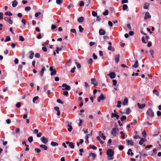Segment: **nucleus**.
Listing matches in <instances>:
<instances>
[{
    "mask_svg": "<svg viewBox=\"0 0 161 161\" xmlns=\"http://www.w3.org/2000/svg\"><path fill=\"white\" fill-rule=\"evenodd\" d=\"M89 134L86 135V141H85V142L86 144H88L89 143V141L88 140V139L89 138Z\"/></svg>",
    "mask_w": 161,
    "mask_h": 161,
    "instance_id": "nucleus-34",
    "label": "nucleus"
},
{
    "mask_svg": "<svg viewBox=\"0 0 161 161\" xmlns=\"http://www.w3.org/2000/svg\"><path fill=\"white\" fill-rule=\"evenodd\" d=\"M51 145L53 147H55L58 145V144L57 142H52L51 143Z\"/></svg>",
    "mask_w": 161,
    "mask_h": 161,
    "instance_id": "nucleus-20",
    "label": "nucleus"
},
{
    "mask_svg": "<svg viewBox=\"0 0 161 161\" xmlns=\"http://www.w3.org/2000/svg\"><path fill=\"white\" fill-rule=\"evenodd\" d=\"M128 102V99L126 98H125L124 99V101L123 102L122 104L124 105H125L127 104Z\"/></svg>",
    "mask_w": 161,
    "mask_h": 161,
    "instance_id": "nucleus-18",
    "label": "nucleus"
},
{
    "mask_svg": "<svg viewBox=\"0 0 161 161\" xmlns=\"http://www.w3.org/2000/svg\"><path fill=\"white\" fill-rule=\"evenodd\" d=\"M84 18L83 17L81 16L78 19L77 21L79 22H82L84 20Z\"/></svg>",
    "mask_w": 161,
    "mask_h": 161,
    "instance_id": "nucleus-15",
    "label": "nucleus"
},
{
    "mask_svg": "<svg viewBox=\"0 0 161 161\" xmlns=\"http://www.w3.org/2000/svg\"><path fill=\"white\" fill-rule=\"evenodd\" d=\"M119 54L117 55L115 57V61L117 63H118L119 61Z\"/></svg>",
    "mask_w": 161,
    "mask_h": 161,
    "instance_id": "nucleus-19",
    "label": "nucleus"
},
{
    "mask_svg": "<svg viewBox=\"0 0 161 161\" xmlns=\"http://www.w3.org/2000/svg\"><path fill=\"white\" fill-rule=\"evenodd\" d=\"M35 56L36 58H39L40 57V55L39 53H37L35 54Z\"/></svg>",
    "mask_w": 161,
    "mask_h": 161,
    "instance_id": "nucleus-52",
    "label": "nucleus"
},
{
    "mask_svg": "<svg viewBox=\"0 0 161 161\" xmlns=\"http://www.w3.org/2000/svg\"><path fill=\"white\" fill-rule=\"evenodd\" d=\"M63 95L66 96H68L69 95V93L67 91H64L63 92Z\"/></svg>",
    "mask_w": 161,
    "mask_h": 161,
    "instance_id": "nucleus-53",
    "label": "nucleus"
},
{
    "mask_svg": "<svg viewBox=\"0 0 161 161\" xmlns=\"http://www.w3.org/2000/svg\"><path fill=\"white\" fill-rule=\"evenodd\" d=\"M75 64H76V67L78 69H80L81 68V65L80 63L75 62Z\"/></svg>",
    "mask_w": 161,
    "mask_h": 161,
    "instance_id": "nucleus-26",
    "label": "nucleus"
},
{
    "mask_svg": "<svg viewBox=\"0 0 161 161\" xmlns=\"http://www.w3.org/2000/svg\"><path fill=\"white\" fill-rule=\"evenodd\" d=\"M138 66V62L137 60L136 61L135 64L132 65V67L137 68Z\"/></svg>",
    "mask_w": 161,
    "mask_h": 161,
    "instance_id": "nucleus-28",
    "label": "nucleus"
},
{
    "mask_svg": "<svg viewBox=\"0 0 161 161\" xmlns=\"http://www.w3.org/2000/svg\"><path fill=\"white\" fill-rule=\"evenodd\" d=\"M68 126L69 127L68 129V131L69 132L71 131L73 129L72 126L68 124Z\"/></svg>",
    "mask_w": 161,
    "mask_h": 161,
    "instance_id": "nucleus-24",
    "label": "nucleus"
},
{
    "mask_svg": "<svg viewBox=\"0 0 161 161\" xmlns=\"http://www.w3.org/2000/svg\"><path fill=\"white\" fill-rule=\"evenodd\" d=\"M79 121H80V122H79V124H78V126H81V125H82V123L83 122V121L82 119H80L79 120Z\"/></svg>",
    "mask_w": 161,
    "mask_h": 161,
    "instance_id": "nucleus-61",
    "label": "nucleus"
},
{
    "mask_svg": "<svg viewBox=\"0 0 161 161\" xmlns=\"http://www.w3.org/2000/svg\"><path fill=\"white\" fill-rule=\"evenodd\" d=\"M79 31L80 33H82L84 30V28H83L81 25H80L78 26Z\"/></svg>",
    "mask_w": 161,
    "mask_h": 161,
    "instance_id": "nucleus-25",
    "label": "nucleus"
},
{
    "mask_svg": "<svg viewBox=\"0 0 161 161\" xmlns=\"http://www.w3.org/2000/svg\"><path fill=\"white\" fill-rule=\"evenodd\" d=\"M90 156H92L93 158V159H95L96 157H97V155L94 153H90L89 156L88 157V158H89Z\"/></svg>",
    "mask_w": 161,
    "mask_h": 161,
    "instance_id": "nucleus-17",
    "label": "nucleus"
},
{
    "mask_svg": "<svg viewBox=\"0 0 161 161\" xmlns=\"http://www.w3.org/2000/svg\"><path fill=\"white\" fill-rule=\"evenodd\" d=\"M88 62L89 64H91L92 63V58H90L88 60Z\"/></svg>",
    "mask_w": 161,
    "mask_h": 161,
    "instance_id": "nucleus-62",
    "label": "nucleus"
},
{
    "mask_svg": "<svg viewBox=\"0 0 161 161\" xmlns=\"http://www.w3.org/2000/svg\"><path fill=\"white\" fill-rule=\"evenodd\" d=\"M108 75L109 76L110 78L112 79L114 78L116 76L115 73L113 72H112L110 73Z\"/></svg>",
    "mask_w": 161,
    "mask_h": 161,
    "instance_id": "nucleus-8",
    "label": "nucleus"
},
{
    "mask_svg": "<svg viewBox=\"0 0 161 161\" xmlns=\"http://www.w3.org/2000/svg\"><path fill=\"white\" fill-rule=\"evenodd\" d=\"M42 49L44 52H47V49L46 47H42Z\"/></svg>",
    "mask_w": 161,
    "mask_h": 161,
    "instance_id": "nucleus-56",
    "label": "nucleus"
},
{
    "mask_svg": "<svg viewBox=\"0 0 161 161\" xmlns=\"http://www.w3.org/2000/svg\"><path fill=\"white\" fill-rule=\"evenodd\" d=\"M26 21L25 19H23L21 20V22L24 25H25L26 24Z\"/></svg>",
    "mask_w": 161,
    "mask_h": 161,
    "instance_id": "nucleus-63",
    "label": "nucleus"
},
{
    "mask_svg": "<svg viewBox=\"0 0 161 161\" xmlns=\"http://www.w3.org/2000/svg\"><path fill=\"white\" fill-rule=\"evenodd\" d=\"M17 4L18 2L16 0H14L12 2V5L13 7H16Z\"/></svg>",
    "mask_w": 161,
    "mask_h": 161,
    "instance_id": "nucleus-16",
    "label": "nucleus"
},
{
    "mask_svg": "<svg viewBox=\"0 0 161 161\" xmlns=\"http://www.w3.org/2000/svg\"><path fill=\"white\" fill-rule=\"evenodd\" d=\"M11 19V17H9V19L8 21V22L10 24L12 25L13 24V21Z\"/></svg>",
    "mask_w": 161,
    "mask_h": 161,
    "instance_id": "nucleus-44",
    "label": "nucleus"
},
{
    "mask_svg": "<svg viewBox=\"0 0 161 161\" xmlns=\"http://www.w3.org/2000/svg\"><path fill=\"white\" fill-rule=\"evenodd\" d=\"M128 8V6L126 4H124L122 7V9L123 10H125Z\"/></svg>",
    "mask_w": 161,
    "mask_h": 161,
    "instance_id": "nucleus-31",
    "label": "nucleus"
},
{
    "mask_svg": "<svg viewBox=\"0 0 161 161\" xmlns=\"http://www.w3.org/2000/svg\"><path fill=\"white\" fill-rule=\"evenodd\" d=\"M57 74V71H52L51 73V76L56 75Z\"/></svg>",
    "mask_w": 161,
    "mask_h": 161,
    "instance_id": "nucleus-50",
    "label": "nucleus"
},
{
    "mask_svg": "<svg viewBox=\"0 0 161 161\" xmlns=\"http://www.w3.org/2000/svg\"><path fill=\"white\" fill-rule=\"evenodd\" d=\"M92 15L93 16H97V13L94 11H93L92 12Z\"/></svg>",
    "mask_w": 161,
    "mask_h": 161,
    "instance_id": "nucleus-46",
    "label": "nucleus"
},
{
    "mask_svg": "<svg viewBox=\"0 0 161 161\" xmlns=\"http://www.w3.org/2000/svg\"><path fill=\"white\" fill-rule=\"evenodd\" d=\"M65 87L66 90L69 91L71 89L70 86L69 85H68L65 83L63 84L62 86H59V87Z\"/></svg>",
    "mask_w": 161,
    "mask_h": 161,
    "instance_id": "nucleus-3",
    "label": "nucleus"
},
{
    "mask_svg": "<svg viewBox=\"0 0 161 161\" xmlns=\"http://www.w3.org/2000/svg\"><path fill=\"white\" fill-rule=\"evenodd\" d=\"M84 5V3L82 1H81L80 3H79V6L80 7H82Z\"/></svg>",
    "mask_w": 161,
    "mask_h": 161,
    "instance_id": "nucleus-58",
    "label": "nucleus"
},
{
    "mask_svg": "<svg viewBox=\"0 0 161 161\" xmlns=\"http://www.w3.org/2000/svg\"><path fill=\"white\" fill-rule=\"evenodd\" d=\"M1 141L3 142V144L4 146H5L7 144V141L4 142V140L3 139H2V138H1Z\"/></svg>",
    "mask_w": 161,
    "mask_h": 161,
    "instance_id": "nucleus-45",
    "label": "nucleus"
},
{
    "mask_svg": "<svg viewBox=\"0 0 161 161\" xmlns=\"http://www.w3.org/2000/svg\"><path fill=\"white\" fill-rule=\"evenodd\" d=\"M5 14L6 15H8L9 16H11L13 14L12 13H11L10 11H7L5 13Z\"/></svg>",
    "mask_w": 161,
    "mask_h": 161,
    "instance_id": "nucleus-33",
    "label": "nucleus"
},
{
    "mask_svg": "<svg viewBox=\"0 0 161 161\" xmlns=\"http://www.w3.org/2000/svg\"><path fill=\"white\" fill-rule=\"evenodd\" d=\"M147 141V139L145 138H141L140 141L139 142V143L140 145H142L143 143Z\"/></svg>",
    "mask_w": 161,
    "mask_h": 161,
    "instance_id": "nucleus-14",
    "label": "nucleus"
},
{
    "mask_svg": "<svg viewBox=\"0 0 161 161\" xmlns=\"http://www.w3.org/2000/svg\"><path fill=\"white\" fill-rule=\"evenodd\" d=\"M70 31L71 32L75 34H76V32L75 29H72L70 30Z\"/></svg>",
    "mask_w": 161,
    "mask_h": 161,
    "instance_id": "nucleus-41",
    "label": "nucleus"
},
{
    "mask_svg": "<svg viewBox=\"0 0 161 161\" xmlns=\"http://www.w3.org/2000/svg\"><path fill=\"white\" fill-rule=\"evenodd\" d=\"M151 18V15L148 12H147L145 14L144 17V19L146 20L147 19H150Z\"/></svg>",
    "mask_w": 161,
    "mask_h": 161,
    "instance_id": "nucleus-5",
    "label": "nucleus"
},
{
    "mask_svg": "<svg viewBox=\"0 0 161 161\" xmlns=\"http://www.w3.org/2000/svg\"><path fill=\"white\" fill-rule=\"evenodd\" d=\"M108 24L110 27H112L113 25V23L110 21H108Z\"/></svg>",
    "mask_w": 161,
    "mask_h": 161,
    "instance_id": "nucleus-64",
    "label": "nucleus"
},
{
    "mask_svg": "<svg viewBox=\"0 0 161 161\" xmlns=\"http://www.w3.org/2000/svg\"><path fill=\"white\" fill-rule=\"evenodd\" d=\"M118 114H114V113H112L111 114V117H115Z\"/></svg>",
    "mask_w": 161,
    "mask_h": 161,
    "instance_id": "nucleus-55",
    "label": "nucleus"
},
{
    "mask_svg": "<svg viewBox=\"0 0 161 161\" xmlns=\"http://www.w3.org/2000/svg\"><path fill=\"white\" fill-rule=\"evenodd\" d=\"M40 147L45 150H47L48 149L47 146L45 145L41 144L40 146Z\"/></svg>",
    "mask_w": 161,
    "mask_h": 161,
    "instance_id": "nucleus-13",
    "label": "nucleus"
},
{
    "mask_svg": "<svg viewBox=\"0 0 161 161\" xmlns=\"http://www.w3.org/2000/svg\"><path fill=\"white\" fill-rule=\"evenodd\" d=\"M130 112V108H127L126 109V112L125 113L127 114H129Z\"/></svg>",
    "mask_w": 161,
    "mask_h": 161,
    "instance_id": "nucleus-37",
    "label": "nucleus"
},
{
    "mask_svg": "<svg viewBox=\"0 0 161 161\" xmlns=\"http://www.w3.org/2000/svg\"><path fill=\"white\" fill-rule=\"evenodd\" d=\"M112 82H113V85L114 86H115L116 85L117 82L116 80H112Z\"/></svg>",
    "mask_w": 161,
    "mask_h": 161,
    "instance_id": "nucleus-60",
    "label": "nucleus"
},
{
    "mask_svg": "<svg viewBox=\"0 0 161 161\" xmlns=\"http://www.w3.org/2000/svg\"><path fill=\"white\" fill-rule=\"evenodd\" d=\"M147 133L145 130L142 132V136L144 137H146Z\"/></svg>",
    "mask_w": 161,
    "mask_h": 161,
    "instance_id": "nucleus-42",
    "label": "nucleus"
},
{
    "mask_svg": "<svg viewBox=\"0 0 161 161\" xmlns=\"http://www.w3.org/2000/svg\"><path fill=\"white\" fill-rule=\"evenodd\" d=\"M108 50H109L112 51L113 52H114L115 51V49L112 46H109L108 48Z\"/></svg>",
    "mask_w": 161,
    "mask_h": 161,
    "instance_id": "nucleus-21",
    "label": "nucleus"
},
{
    "mask_svg": "<svg viewBox=\"0 0 161 161\" xmlns=\"http://www.w3.org/2000/svg\"><path fill=\"white\" fill-rule=\"evenodd\" d=\"M31 9V7L29 6L26 7L25 8V10L26 11H29Z\"/></svg>",
    "mask_w": 161,
    "mask_h": 161,
    "instance_id": "nucleus-40",
    "label": "nucleus"
},
{
    "mask_svg": "<svg viewBox=\"0 0 161 161\" xmlns=\"http://www.w3.org/2000/svg\"><path fill=\"white\" fill-rule=\"evenodd\" d=\"M63 0H56V3L58 5H60L63 2Z\"/></svg>",
    "mask_w": 161,
    "mask_h": 161,
    "instance_id": "nucleus-32",
    "label": "nucleus"
},
{
    "mask_svg": "<svg viewBox=\"0 0 161 161\" xmlns=\"http://www.w3.org/2000/svg\"><path fill=\"white\" fill-rule=\"evenodd\" d=\"M126 141L128 145L133 146L134 145V143L131 140H130L128 139H127L126 140Z\"/></svg>",
    "mask_w": 161,
    "mask_h": 161,
    "instance_id": "nucleus-10",
    "label": "nucleus"
},
{
    "mask_svg": "<svg viewBox=\"0 0 161 161\" xmlns=\"http://www.w3.org/2000/svg\"><path fill=\"white\" fill-rule=\"evenodd\" d=\"M41 14V13L40 12L36 13L35 14V17H37L39 15H40Z\"/></svg>",
    "mask_w": 161,
    "mask_h": 161,
    "instance_id": "nucleus-47",
    "label": "nucleus"
},
{
    "mask_svg": "<svg viewBox=\"0 0 161 161\" xmlns=\"http://www.w3.org/2000/svg\"><path fill=\"white\" fill-rule=\"evenodd\" d=\"M108 14V11L107 10H105L104 12H103V14L104 16L107 15Z\"/></svg>",
    "mask_w": 161,
    "mask_h": 161,
    "instance_id": "nucleus-35",
    "label": "nucleus"
},
{
    "mask_svg": "<svg viewBox=\"0 0 161 161\" xmlns=\"http://www.w3.org/2000/svg\"><path fill=\"white\" fill-rule=\"evenodd\" d=\"M28 142L30 143H31L33 141V137L32 136H30L28 139Z\"/></svg>",
    "mask_w": 161,
    "mask_h": 161,
    "instance_id": "nucleus-23",
    "label": "nucleus"
},
{
    "mask_svg": "<svg viewBox=\"0 0 161 161\" xmlns=\"http://www.w3.org/2000/svg\"><path fill=\"white\" fill-rule=\"evenodd\" d=\"M30 55L29 56V58L31 59H32L33 58V55L34 54V53L32 51H31L30 52Z\"/></svg>",
    "mask_w": 161,
    "mask_h": 161,
    "instance_id": "nucleus-29",
    "label": "nucleus"
},
{
    "mask_svg": "<svg viewBox=\"0 0 161 161\" xmlns=\"http://www.w3.org/2000/svg\"><path fill=\"white\" fill-rule=\"evenodd\" d=\"M19 38V40L20 41H24L25 40V38L22 36H20Z\"/></svg>",
    "mask_w": 161,
    "mask_h": 161,
    "instance_id": "nucleus-49",
    "label": "nucleus"
},
{
    "mask_svg": "<svg viewBox=\"0 0 161 161\" xmlns=\"http://www.w3.org/2000/svg\"><path fill=\"white\" fill-rule=\"evenodd\" d=\"M99 33L100 35H104L105 34L106 32L103 29H101L99 30Z\"/></svg>",
    "mask_w": 161,
    "mask_h": 161,
    "instance_id": "nucleus-11",
    "label": "nucleus"
},
{
    "mask_svg": "<svg viewBox=\"0 0 161 161\" xmlns=\"http://www.w3.org/2000/svg\"><path fill=\"white\" fill-rule=\"evenodd\" d=\"M126 119V117L125 115H123L120 118V119L121 121H123L124 120Z\"/></svg>",
    "mask_w": 161,
    "mask_h": 161,
    "instance_id": "nucleus-36",
    "label": "nucleus"
},
{
    "mask_svg": "<svg viewBox=\"0 0 161 161\" xmlns=\"http://www.w3.org/2000/svg\"><path fill=\"white\" fill-rule=\"evenodd\" d=\"M16 106L17 108H19L21 106V103L19 102H18L16 104Z\"/></svg>",
    "mask_w": 161,
    "mask_h": 161,
    "instance_id": "nucleus-39",
    "label": "nucleus"
},
{
    "mask_svg": "<svg viewBox=\"0 0 161 161\" xmlns=\"http://www.w3.org/2000/svg\"><path fill=\"white\" fill-rule=\"evenodd\" d=\"M10 40H11V38H10V36H7L6 37L5 40V42H8V41H10Z\"/></svg>",
    "mask_w": 161,
    "mask_h": 161,
    "instance_id": "nucleus-30",
    "label": "nucleus"
},
{
    "mask_svg": "<svg viewBox=\"0 0 161 161\" xmlns=\"http://www.w3.org/2000/svg\"><path fill=\"white\" fill-rule=\"evenodd\" d=\"M111 134L114 136H116L117 133L116 130V129L115 127L113 128L112 129L111 131Z\"/></svg>",
    "mask_w": 161,
    "mask_h": 161,
    "instance_id": "nucleus-4",
    "label": "nucleus"
},
{
    "mask_svg": "<svg viewBox=\"0 0 161 161\" xmlns=\"http://www.w3.org/2000/svg\"><path fill=\"white\" fill-rule=\"evenodd\" d=\"M105 98L104 97V95L103 94H101L100 96L97 98V101L98 102H100L101 100H104L105 99Z\"/></svg>",
    "mask_w": 161,
    "mask_h": 161,
    "instance_id": "nucleus-6",
    "label": "nucleus"
},
{
    "mask_svg": "<svg viewBox=\"0 0 161 161\" xmlns=\"http://www.w3.org/2000/svg\"><path fill=\"white\" fill-rule=\"evenodd\" d=\"M149 5V3H145L143 7V8L145 9H147L148 8V6Z\"/></svg>",
    "mask_w": 161,
    "mask_h": 161,
    "instance_id": "nucleus-22",
    "label": "nucleus"
},
{
    "mask_svg": "<svg viewBox=\"0 0 161 161\" xmlns=\"http://www.w3.org/2000/svg\"><path fill=\"white\" fill-rule=\"evenodd\" d=\"M91 83L93 84L95 86L97 85V82L95 78H92L91 80Z\"/></svg>",
    "mask_w": 161,
    "mask_h": 161,
    "instance_id": "nucleus-7",
    "label": "nucleus"
},
{
    "mask_svg": "<svg viewBox=\"0 0 161 161\" xmlns=\"http://www.w3.org/2000/svg\"><path fill=\"white\" fill-rule=\"evenodd\" d=\"M41 140L42 142L44 144H46L48 142L47 139L44 136L42 137Z\"/></svg>",
    "mask_w": 161,
    "mask_h": 161,
    "instance_id": "nucleus-12",
    "label": "nucleus"
},
{
    "mask_svg": "<svg viewBox=\"0 0 161 161\" xmlns=\"http://www.w3.org/2000/svg\"><path fill=\"white\" fill-rule=\"evenodd\" d=\"M57 101L58 103H60L61 104L63 103V102L60 99H58Z\"/></svg>",
    "mask_w": 161,
    "mask_h": 161,
    "instance_id": "nucleus-59",
    "label": "nucleus"
},
{
    "mask_svg": "<svg viewBox=\"0 0 161 161\" xmlns=\"http://www.w3.org/2000/svg\"><path fill=\"white\" fill-rule=\"evenodd\" d=\"M112 142V140L111 139H109L108 142V146H110L111 145Z\"/></svg>",
    "mask_w": 161,
    "mask_h": 161,
    "instance_id": "nucleus-51",
    "label": "nucleus"
},
{
    "mask_svg": "<svg viewBox=\"0 0 161 161\" xmlns=\"http://www.w3.org/2000/svg\"><path fill=\"white\" fill-rule=\"evenodd\" d=\"M57 27V26L53 24H52L51 25V29L53 30L56 29Z\"/></svg>",
    "mask_w": 161,
    "mask_h": 161,
    "instance_id": "nucleus-54",
    "label": "nucleus"
},
{
    "mask_svg": "<svg viewBox=\"0 0 161 161\" xmlns=\"http://www.w3.org/2000/svg\"><path fill=\"white\" fill-rule=\"evenodd\" d=\"M137 105L138 108L140 109H142L146 105L145 103L141 104L139 103H137Z\"/></svg>",
    "mask_w": 161,
    "mask_h": 161,
    "instance_id": "nucleus-9",
    "label": "nucleus"
},
{
    "mask_svg": "<svg viewBox=\"0 0 161 161\" xmlns=\"http://www.w3.org/2000/svg\"><path fill=\"white\" fill-rule=\"evenodd\" d=\"M69 146L72 149H73L75 147V145L72 142H70L69 145Z\"/></svg>",
    "mask_w": 161,
    "mask_h": 161,
    "instance_id": "nucleus-27",
    "label": "nucleus"
},
{
    "mask_svg": "<svg viewBox=\"0 0 161 161\" xmlns=\"http://www.w3.org/2000/svg\"><path fill=\"white\" fill-rule=\"evenodd\" d=\"M114 153V151L111 149H108L107 151V154L109 157H112Z\"/></svg>",
    "mask_w": 161,
    "mask_h": 161,
    "instance_id": "nucleus-2",
    "label": "nucleus"
},
{
    "mask_svg": "<svg viewBox=\"0 0 161 161\" xmlns=\"http://www.w3.org/2000/svg\"><path fill=\"white\" fill-rule=\"evenodd\" d=\"M39 98V97L38 96H36L34 97L33 99V102L34 103H35V101L36 100L38 99Z\"/></svg>",
    "mask_w": 161,
    "mask_h": 161,
    "instance_id": "nucleus-43",
    "label": "nucleus"
},
{
    "mask_svg": "<svg viewBox=\"0 0 161 161\" xmlns=\"http://www.w3.org/2000/svg\"><path fill=\"white\" fill-rule=\"evenodd\" d=\"M146 113L147 115L151 118L154 117V112L151 108H149L147 110Z\"/></svg>",
    "mask_w": 161,
    "mask_h": 161,
    "instance_id": "nucleus-1",
    "label": "nucleus"
},
{
    "mask_svg": "<svg viewBox=\"0 0 161 161\" xmlns=\"http://www.w3.org/2000/svg\"><path fill=\"white\" fill-rule=\"evenodd\" d=\"M121 101H118V104L117 105V107L120 108L121 106Z\"/></svg>",
    "mask_w": 161,
    "mask_h": 161,
    "instance_id": "nucleus-38",
    "label": "nucleus"
},
{
    "mask_svg": "<svg viewBox=\"0 0 161 161\" xmlns=\"http://www.w3.org/2000/svg\"><path fill=\"white\" fill-rule=\"evenodd\" d=\"M79 151L80 153V154H79V155L81 156H82V154L81 153L83 152V149H82V148L80 149L79 150Z\"/></svg>",
    "mask_w": 161,
    "mask_h": 161,
    "instance_id": "nucleus-57",
    "label": "nucleus"
},
{
    "mask_svg": "<svg viewBox=\"0 0 161 161\" xmlns=\"http://www.w3.org/2000/svg\"><path fill=\"white\" fill-rule=\"evenodd\" d=\"M35 151L38 153H40L41 152V150L40 149L37 148L35 149Z\"/></svg>",
    "mask_w": 161,
    "mask_h": 161,
    "instance_id": "nucleus-48",
    "label": "nucleus"
}]
</instances>
